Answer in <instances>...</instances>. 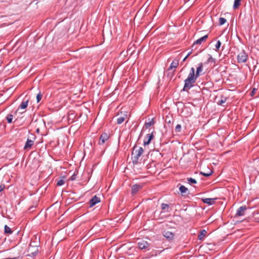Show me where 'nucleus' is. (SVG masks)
I'll list each match as a JSON object with an SVG mask.
<instances>
[{"label":"nucleus","instance_id":"f257e3e1","mask_svg":"<svg viewBox=\"0 0 259 259\" xmlns=\"http://www.w3.org/2000/svg\"><path fill=\"white\" fill-rule=\"evenodd\" d=\"M197 78V77H196L195 74V69L192 67L188 77L184 81L185 84L183 91H188L193 86V84L195 82Z\"/></svg>","mask_w":259,"mask_h":259},{"label":"nucleus","instance_id":"f03ea898","mask_svg":"<svg viewBox=\"0 0 259 259\" xmlns=\"http://www.w3.org/2000/svg\"><path fill=\"white\" fill-rule=\"evenodd\" d=\"M144 153V150L142 147L137 148L136 146L133 148V151L132 152V160L134 164H138L140 156Z\"/></svg>","mask_w":259,"mask_h":259},{"label":"nucleus","instance_id":"7ed1b4c3","mask_svg":"<svg viewBox=\"0 0 259 259\" xmlns=\"http://www.w3.org/2000/svg\"><path fill=\"white\" fill-rule=\"evenodd\" d=\"M128 116L129 114L127 111L121 110L119 112H118L116 116L117 118V123L118 124H121L126 119H127V120L126 121V123H127L129 119Z\"/></svg>","mask_w":259,"mask_h":259},{"label":"nucleus","instance_id":"20e7f679","mask_svg":"<svg viewBox=\"0 0 259 259\" xmlns=\"http://www.w3.org/2000/svg\"><path fill=\"white\" fill-rule=\"evenodd\" d=\"M35 139V136L34 134H31L27 139L26 142L24 147V149L25 150H30L34 145Z\"/></svg>","mask_w":259,"mask_h":259},{"label":"nucleus","instance_id":"39448f33","mask_svg":"<svg viewBox=\"0 0 259 259\" xmlns=\"http://www.w3.org/2000/svg\"><path fill=\"white\" fill-rule=\"evenodd\" d=\"M247 59L248 55L243 50L241 51L237 56L238 62L240 63L245 62Z\"/></svg>","mask_w":259,"mask_h":259},{"label":"nucleus","instance_id":"423d86ee","mask_svg":"<svg viewBox=\"0 0 259 259\" xmlns=\"http://www.w3.org/2000/svg\"><path fill=\"white\" fill-rule=\"evenodd\" d=\"M155 131L153 129L150 133H149L147 135H146V137L144 141V146H146V145H148V144H150V143L151 142V140L154 138V134L155 133Z\"/></svg>","mask_w":259,"mask_h":259},{"label":"nucleus","instance_id":"0eeeda50","mask_svg":"<svg viewBox=\"0 0 259 259\" xmlns=\"http://www.w3.org/2000/svg\"><path fill=\"white\" fill-rule=\"evenodd\" d=\"M38 251V249L37 247L30 245L28 248L27 252L28 254L27 255L30 257H33L37 254Z\"/></svg>","mask_w":259,"mask_h":259},{"label":"nucleus","instance_id":"6e6552de","mask_svg":"<svg viewBox=\"0 0 259 259\" xmlns=\"http://www.w3.org/2000/svg\"><path fill=\"white\" fill-rule=\"evenodd\" d=\"M110 137L109 134L104 133L100 137L99 140V144L102 145L109 139Z\"/></svg>","mask_w":259,"mask_h":259},{"label":"nucleus","instance_id":"1a4fd4ad","mask_svg":"<svg viewBox=\"0 0 259 259\" xmlns=\"http://www.w3.org/2000/svg\"><path fill=\"white\" fill-rule=\"evenodd\" d=\"M247 209L245 205L240 206L238 208L235 214V217L243 216L245 214V212Z\"/></svg>","mask_w":259,"mask_h":259},{"label":"nucleus","instance_id":"9d476101","mask_svg":"<svg viewBox=\"0 0 259 259\" xmlns=\"http://www.w3.org/2000/svg\"><path fill=\"white\" fill-rule=\"evenodd\" d=\"M143 188V185L135 184L132 187L131 192L133 195H135L137 193Z\"/></svg>","mask_w":259,"mask_h":259},{"label":"nucleus","instance_id":"9b49d317","mask_svg":"<svg viewBox=\"0 0 259 259\" xmlns=\"http://www.w3.org/2000/svg\"><path fill=\"white\" fill-rule=\"evenodd\" d=\"M75 118V115L73 111H69L68 113L67 121L69 124L74 122Z\"/></svg>","mask_w":259,"mask_h":259},{"label":"nucleus","instance_id":"f8f14e48","mask_svg":"<svg viewBox=\"0 0 259 259\" xmlns=\"http://www.w3.org/2000/svg\"><path fill=\"white\" fill-rule=\"evenodd\" d=\"M100 201V198L96 195L94 196L90 201V206L93 207Z\"/></svg>","mask_w":259,"mask_h":259},{"label":"nucleus","instance_id":"ddd939ff","mask_svg":"<svg viewBox=\"0 0 259 259\" xmlns=\"http://www.w3.org/2000/svg\"><path fill=\"white\" fill-rule=\"evenodd\" d=\"M138 247L141 249H145L148 248L149 247V243L144 240L139 242L138 243Z\"/></svg>","mask_w":259,"mask_h":259},{"label":"nucleus","instance_id":"4468645a","mask_svg":"<svg viewBox=\"0 0 259 259\" xmlns=\"http://www.w3.org/2000/svg\"><path fill=\"white\" fill-rule=\"evenodd\" d=\"M215 199H216V198H202L201 200L203 203L210 205H212V204H214Z\"/></svg>","mask_w":259,"mask_h":259},{"label":"nucleus","instance_id":"2eb2a0df","mask_svg":"<svg viewBox=\"0 0 259 259\" xmlns=\"http://www.w3.org/2000/svg\"><path fill=\"white\" fill-rule=\"evenodd\" d=\"M179 64V60L178 59H174L168 68V70H172L173 69H176L178 66Z\"/></svg>","mask_w":259,"mask_h":259},{"label":"nucleus","instance_id":"dca6fc26","mask_svg":"<svg viewBox=\"0 0 259 259\" xmlns=\"http://www.w3.org/2000/svg\"><path fill=\"white\" fill-rule=\"evenodd\" d=\"M163 236L169 240H171L174 238V234L170 231H164L163 232Z\"/></svg>","mask_w":259,"mask_h":259},{"label":"nucleus","instance_id":"f3484780","mask_svg":"<svg viewBox=\"0 0 259 259\" xmlns=\"http://www.w3.org/2000/svg\"><path fill=\"white\" fill-rule=\"evenodd\" d=\"M207 38H208V35L207 34L203 36V37H201V38L196 40L194 42L193 45H201L203 42L205 41Z\"/></svg>","mask_w":259,"mask_h":259},{"label":"nucleus","instance_id":"a211bd4d","mask_svg":"<svg viewBox=\"0 0 259 259\" xmlns=\"http://www.w3.org/2000/svg\"><path fill=\"white\" fill-rule=\"evenodd\" d=\"M203 71V64L202 63H200L198 64V66L196 68V77H199L200 74H201L202 72Z\"/></svg>","mask_w":259,"mask_h":259},{"label":"nucleus","instance_id":"6ab92c4d","mask_svg":"<svg viewBox=\"0 0 259 259\" xmlns=\"http://www.w3.org/2000/svg\"><path fill=\"white\" fill-rule=\"evenodd\" d=\"M207 231L205 230H200L199 234L198 236V239L199 240H202L206 235Z\"/></svg>","mask_w":259,"mask_h":259},{"label":"nucleus","instance_id":"aec40b11","mask_svg":"<svg viewBox=\"0 0 259 259\" xmlns=\"http://www.w3.org/2000/svg\"><path fill=\"white\" fill-rule=\"evenodd\" d=\"M155 124V121H154L153 119H152L151 120H150L149 122H146L144 124V127H145L146 129H148L149 128L150 126L153 125Z\"/></svg>","mask_w":259,"mask_h":259},{"label":"nucleus","instance_id":"412c9836","mask_svg":"<svg viewBox=\"0 0 259 259\" xmlns=\"http://www.w3.org/2000/svg\"><path fill=\"white\" fill-rule=\"evenodd\" d=\"M28 100H26L25 101L23 100L22 102L21 103L19 106V108L22 109H24L26 108L28 106Z\"/></svg>","mask_w":259,"mask_h":259},{"label":"nucleus","instance_id":"4be33fe9","mask_svg":"<svg viewBox=\"0 0 259 259\" xmlns=\"http://www.w3.org/2000/svg\"><path fill=\"white\" fill-rule=\"evenodd\" d=\"M227 100V98L224 96H222L221 98V100H220L218 102V104L219 105H223L224 103H225Z\"/></svg>","mask_w":259,"mask_h":259},{"label":"nucleus","instance_id":"5701e85b","mask_svg":"<svg viewBox=\"0 0 259 259\" xmlns=\"http://www.w3.org/2000/svg\"><path fill=\"white\" fill-rule=\"evenodd\" d=\"M179 190L182 193L186 194L188 192V189L185 186L181 185L179 188Z\"/></svg>","mask_w":259,"mask_h":259},{"label":"nucleus","instance_id":"b1692460","mask_svg":"<svg viewBox=\"0 0 259 259\" xmlns=\"http://www.w3.org/2000/svg\"><path fill=\"white\" fill-rule=\"evenodd\" d=\"M241 0H234L233 8L234 9H237L241 5Z\"/></svg>","mask_w":259,"mask_h":259},{"label":"nucleus","instance_id":"393cba45","mask_svg":"<svg viewBox=\"0 0 259 259\" xmlns=\"http://www.w3.org/2000/svg\"><path fill=\"white\" fill-rule=\"evenodd\" d=\"M77 174V171L76 170H75L74 172L71 175L70 177L68 179V181H74L76 179V176Z\"/></svg>","mask_w":259,"mask_h":259},{"label":"nucleus","instance_id":"a878e982","mask_svg":"<svg viewBox=\"0 0 259 259\" xmlns=\"http://www.w3.org/2000/svg\"><path fill=\"white\" fill-rule=\"evenodd\" d=\"M13 117V115H12L11 114L7 115V116L6 117V119H7L8 123H10L12 122Z\"/></svg>","mask_w":259,"mask_h":259},{"label":"nucleus","instance_id":"bb28decb","mask_svg":"<svg viewBox=\"0 0 259 259\" xmlns=\"http://www.w3.org/2000/svg\"><path fill=\"white\" fill-rule=\"evenodd\" d=\"M221 41L220 40H218L217 42V44L215 45V50L217 52H219L220 48L221 47Z\"/></svg>","mask_w":259,"mask_h":259},{"label":"nucleus","instance_id":"cd10ccee","mask_svg":"<svg viewBox=\"0 0 259 259\" xmlns=\"http://www.w3.org/2000/svg\"><path fill=\"white\" fill-rule=\"evenodd\" d=\"M226 22V19L224 17H220L219 20L220 25H222Z\"/></svg>","mask_w":259,"mask_h":259},{"label":"nucleus","instance_id":"c85d7f7f","mask_svg":"<svg viewBox=\"0 0 259 259\" xmlns=\"http://www.w3.org/2000/svg\"><path fill=\"white\" fill-rule=\"evenodd\" d=\"M5 232L6 233L11 234L12 233V231L9 227H8L7 225H5Z\"/></svg>","mask_w":259,"mask_h":259},{"label":"nucleus","instance_id":"c756f323","mask_svg":"<svg viewBox=\"0 0 259 259\" xmlns=\"http://www.w3.org/2000/svg\"><path fill=\"white\" fill-rule=\"evenodd\" d=\"M182 126L181 124H177L175 127V132L180 133L181 132Z\"/></svg>","mask_w":259,"mask_h":259},{"label":"nucleus","instance_id":"7c9ffc66","mask_svg":"<svg viewBox=\"0 0 259 259\" xmlns=\"http://www.w3.org/2000/svg\"><path fill=\"white\" fill-rule=\"evenodd\" d=\"M187 181L189 183H191V184H196L197 183V181H196V180L194 179H193L192 178H187Z\"/></svg>","mask_w":259,"mask_h":259},{"label":"nucleus","instance_id":"2f4dec72","mask_svg":"<svg viewBox=\"0 0 259 259\" xmlns=\"http://www.w3.org/2000/svg\"><path fill=\"white\" fill-rule=\"evenodd\" d=\"M212 173V171L211 170H210L209 172H200L201 175H202L204 176H205V177L210 176V175H211Z\"/></svg>","mask_w":259,"mask_h":259},{"label":"nucleus","instance_id":"473e14b6","mask_svg":"<svg viewBox=\"0 0 259 259\" xmlns=\"http://www.w3.org/2000/svg\"><path fill=\"white\" fill-rule=\"evenodd\" d=\"M169 207V205L165 203H162L161 204V209L163 210H164L165 209H167Z\"/></svg>","mask_w":259,"mask_h":259},{"label":"nucleus","instance_id":"72a5a7b5","mask_svg":"<svg viewBox=\"0 0 259 259\" xmlns=\"http://www.w3.org/2000/svg\"><path fill=\"white\" fill-rule=\"evenodd\" d=\"M65 182L63 179H61L57 182V186H60L64 184Z\"/></svg>","mask_w":259,"mask_h":259},{"label":"nucleus","instance_id":"f704fd0d","mask_svg":"<svg viewBox=\"0 0 259 259\" xmlns=\"http://www.w3.org/2000/svg\"><path fill=\"white\" fill-rule=\"evenodd\" d=\"M41 98H42V95L40 93L37 95L36 99H37V103H38L40 101V100L41 99Z\"/></svg>","mask_w":259,"mask_h":259},{"label":"nucleus","instance_id":"c9c22d12","mask_svg":"<svg viewBox=\"0 0 259 259\" xmlns=\"http://www.w3.org/2000/svg\"><path fill=\"white\" fill-rule=\"evenodd\" d=\"M256 92V89L255 88H253L250 93V95L251 96H253L254 95H255V93Z\"/></svg>","mask_w":259,"mask_h":259},{"label":"nucleus","instance_id":"e433bc0d","mask_svg":"<svg viewBox=\"0 0 259 259\" xmlns=\"http://www.w3.org/2000/svg\"><path fill=\"white\" fill-rule=\"evenodd\" d=\"M5 188V186L4 184L0 185V192H2Z\"/></svg>","mask_w":259,"mask_h":259},{"label":"nucleus","instance_id":"4c0bfd02","mask_svg":"<svg viewBox=\"0 0 259 259\" xmlns=\"http://www.w3.org/2000/svg\"><path fill=\"white\" fill-rule=\"evenodd\" d=\"M72 145H73V144H70V142H69V143L68 144V145H67V148H69V147H70V148H72Z\"/></svg>","mask_w":259,"mask_h":259},{"label":"nucleus","instance_id":"58836bf2","mask_svg":"<svg viewBox=\"0 0 259 259\" xmlns=\"http://www.w3.org/2000/svg\"><path fill=\"white\" fill-rule=\"evenodd\" d=\"M190 55V54H188L186 56V57L184 59L183 61H185V60L186 59V58L189 56V55Z\"/></svg>","mask_w":259,"mask_h":259},{"label":"nucleus","instance_id":"ea45409f","mask_svg":"<svg viewBox=\"0 0 259 259\" xmlns=\"http://www.w3.org/2000/svg\"><path fill=\"white\" fill-rule=\"evenodd\" d=\"M139 13V12H138L137 13L136 15V16H137V15H138Z\"/></svg>","mask_w":259,"mask_h":259},{"label":"nucleus","instance_id":"a19ab883","mask_svg":"<svg viewBox=\"0 0 259 259\" xmlns=\"http://www.w3.org/2000/svg\"><path fill=\"white\" fill-rule=\"evenodd\" d=\"M70 172H71V171H69V172H68V174L67 175H69Z\"/></svg>","mask_w":259,"mask_h":259}]
</instances>
